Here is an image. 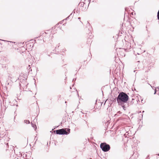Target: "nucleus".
I'll return each instance as SVG.
<instances>
[{
  "instance_id": "nucleus-31",
  "label": "nucleus",
  "mask_w": 159,
  "mask_h": 159,
  "mask_svg": "<svg viewBox=\"0 0 159 159\" xmlns=\"http://www.w3.org/2000/svg\"><path fill=\"white\" fill-rule=\"evenodd\" d=\"M146 28L147 29V26H146Z\"/></svg>"
},
{
  "instance_id": "nucleus-25",
  "label": "nucleus",
  "mask_w": 159,
  "mask_h": 159,
  "mask_svg": "<svg viewBox=\"0 0 159 159\" xmlns=\"http://www.w3.org/2000/svg\"><path fill=\"white\" fill-rule=\"evenodd\" d=\"M78 19H80V17H78Z\"/></svg>"
},
{
  "instance_id": "nucleus-8",
  "label": "nucleus",
  "mask_w": 159,
  "mask_h": 159,
  "mask_svg": "<svg viewBox=\"0 0 159 159\" xmlns=\"http://www.w3.org/2000/svg\"><path fill=\"white\" fill-rule=\"evenodd\" d=\"M28 68H29V69H28V70H29V72H30V71H31L32 69L31 68L30 65H28V67H27V69H28Z\"/></svg>"
},
{
  "instance_id": "nucleus-34",
  "label": "nucleus",
  "mask_w": 159,
  "mask_h": 159,
  "mask_svg": "<svg viewBox=\"0 0 159 159\" xmlns=\"http://www.w3.org/2000/svg\"><path fill=\"white\" fill-rule=\"evenodd\" d=\"M77 95H78V96H79V94H78H78H77Z\"/></svg>"
},
{
  "instance_id": "nucleus-11",
  "label": "nucleus",
  "mask_w": 159,
  "mask_h": 159,
  "mask_svg": "<svg viewBox=\"0 0 159 159\" xmlns=\"http://www.w3.org/2000/svg\"><path fill=\"white\" fill-rule=\"evenodd\" d=\"M25 123L26 124H30V122L29 120H25Z\"/></svg>"
},
{
  "instance_id": "nucleus-4",
  "label": "nucleus",
  "mask_w": 159,
  "mask_h": 159,
  "mask_svg": "<svg viewBox=\"0 0 159 159\" xmlns=\"http://www.w3.org/2000/svg\"><path fill=\"white\" fill-rule=\"evenodd\" d=\"M100 147L104 152L108 151L110 149L109 145L105 143H102L100 145Z\"/></svg>"
},
{
  "instance_id": "nucleus-15",
  "label": "nucleus",
  "mask_w": 159,
  "mask_h": 159,
  "mask_svg": "<svg viewBox=\"0 0 159 159\" xmlns=\"http://www.w3.org/2000/svg\"><path fill=\"white\" fill-rule=\"evenodd\" d=\"M32 127L34 128H35V130H36V129L37 128L36 126V125H32Z\"/></svg>"
},
{
  "instance_id": "nucleus-29",
  "label": "nucleus",
  "mask_w": 159,
  "mask_h": 159,
  "mask_svg": "<svg viewBox=\"0 0 159 159\" xmlns=\"http://www.w3.org/2000/svg\"><path fill=\"white\" fill-rule=\"evenodd\" d=\"M9 83H7V85H9Z\"/></svg>"
},
{
  "instance_id": "nucleus-32",
  "label": "nucleus",
  "mask_w": 159,
  "mask_h": 159,
  "mask_svg": "<svg viewBox=\"0 0 159 159\" xmlns=\"http://www.w3.org/2000/svg\"><path fill=\"white\" fill-rule=\"evenodd\" d=\"M106 102V101L105 102V103H104V104H105V103Z\"/></svg>"
},
{
  "instance_id": "nucleus-26",
  "label": "nucleus",
  "mask_w": 159,
  "mask_h": 159,
  "mask_svg": "<svg viewBox=\"0 0 159 159\" xmlns=\"http://www.w3.org/2000/svg\"><path fill=\"white\" fill-rule=\"evenodd\" d=\"M157 88L159 89V87H157Z\"/></svg>"
},
{
  "instance_id": "nucleus-2",
  "label": "nucleus",
  "mask_w": 159,
  "mask_h": 159,
  "mask_svg": "<svg viewBox=\"0 0 159 159\" xmlns=\"http://www.w3.org/2000/svg\"><path fill=\"white\" fill-rule=\"evenodd\" d=\"M118 105H122L123 103H127L129 99V96L125 92H120L116 98Z\"/></svg>"
},
{
  "instance_id": "nucleus-20",
  "label": "nucleus",
  "mask_w": 159,
  "mask_h": 159,
  "mask_svg": "<svg viewBox=\"0 0 159 159\" xmlns=\"http://www.w3.org/2000/svg\"><path fill=\"white\" fill-rule=\"evenodd\" d=\"M0 40L4 41L5 42H8L7 41L4 40H2V39H0Z\"/></svg>"
},
{
  "instance_id": "nucleus-21",
  "label": "nucleus",
  "mask_w": 159,
  "mask_h": 159,
  "mask_svg": "<svg viewBox=\"0 0 159 159\" xmlns=\"http://www.w3.org/2000/svg\"><path fill=\"white\" fill-rule=\"evenodd\" d=\"M146 159H149V156L148 155L146 157Z\"/></svg>"
},
{
  "instance_id": "nucleus-39",
  "label": "nucleus",
  "mask_w": 159,
  "mask_h": 159,
  "mask_svg": "<svg viewBox=\"0 0 159 159\" xmlns=\"http://www.w3.org/2000/svg\"><path fill=\"white\" fill-rule=\"evenodd\" d=\"M48 56H50V55H48Z\"/></svg>"
},
{
  "instance_id": "nucleus-7",
  "label": "nucleus",
  "mask_w": 159,
  "mask_h": 159,
  "mask_svg": "<svg viewBox=\"0 0 159 159\" xmlns=\"http://www.w3.org/2000/svg\"><path fill=\"white\" fill-rule=\"evenodd\" d=\"M13 102L14 103L13 104H12V103H11V104H10L11 106H13L14 105H15V103H17V101L16 100H14L13 101Z\"/></svg>"
},
{
  "instance_id": "nucleus-13",
  "label": "nucleus",
  "mask_w": 159,
  "mask_h": 159,
  "mask_svg": "<svg viewBox=\"0 0 159 159\" xmlns=\"http://www.w3.org/2000/svg\"><path fill=\"white\" fill-rule=\"evenodd\" d=\"M17 155L19 157H21L22 156V154H21V152H20L18 154H17Z\"/></svg>"
},
{
  "instance_id": "nucleus-23",
  "label": "nucleus",
  "mask_w": 159,
  "mask_h": 159,
  "mask_svg": "<svg viewBox=\"0 0 159 159\" xmlns=\"http://www.w3.org/2000/svg\"><path fill=\"white\" fill-rule=\"evenodd\" d=\"M76 80V78H75V79H73V81L74 80L75 81Z\"/></svg>"
},
{
  "instance_id": "nucleus-22",
  "label": "nucleus",
  "mask_w": 159,
  "mask_h": 159,
  "mask_svg": "<svg viewBox=\"0 0 159 159\" xmlns=\"http://www.w3.org/2000/svg\"><path fill=\"white\" fill-rule=\"evenodd\" d=\"M156 92H157V90H156V89H155V90H154V94H155L156 93Z\"/></svg>"
},
{
  "instance_id": "nucleus-36",
  "label": "nucleus",
  "mask_w": 159,
  "mask_h": 159,
  "mask_svg": "<svg viewBox=\"0 0 159 159\" xmlns=\"http://www.w3.org/2000/svg\"><path fill=\"white\" fill-rule=\"evenodd\" d=\"M88 24H89V23L88 22Z\"/></svg>"
},
{
  "instance_id": "nucleus-3",
  "label": "nucleus",
  "mask_w": 159,
  "mask_h": 159,
  "mask_svg": "<svg viewBox=\"0 0 159 159\" xmlns=\"http://www.w3.org/2000/svg\"><path fill=\"white\" fill-rule=\"evenodd\" d=\"M70 129L68 128H62L61 129L55 130L56 134L59 135H68L70 133Z\"/></svg>"
},
{
  "instance_id": "nucleus-27",
  "label": "nucleus",
  "mask_w": 159,
  "mask_h": 159,
  "mask_svg": "<svg viewBox=\"0 0 159 159\" xmlns=\"http://www.w3.org/2000/svg\"><path fill=\"white\" fill-rule=\"evenodd\" d=\"M143 102V100H141V102H142V103L143 102Z\"/></svg>"
},
{
  "instance_id": "nucleus-28",
  "label": "nucleus",
  "mask_w": 159,
  "mask_h": 159,
  "mask_svg": "<svg viewBox=\"0 0 159 159\" xmlns=\"http://www.w3.org/2000/svg\"><path fill=\"white\" fill-rule=\"evenodd\" d=\"M143 102V100H141V102H142V103L143 102Z\"/></svg>"
},
{
  "instance_id": "nucleus-38",
  "label": "nucleus",
  "mask_w": 159,
  "mask_h": 159,
  "mask_svg": "<svg viewBox=\"0 0 159 159\" xmlns=\"http://www.w3.org/2000/svg\"><path fill=\"white\" fill-rule=\"evenodd\" d=\"M147 30V31H148V30H147H147Z\"/></svg>"
},
{
  "instance_id": "nucleus-14",
  "label": "nucleus",
  "mask_w": 159,
  "mask_h": 159,
  "mask_svg": "<svg viewBox=\"0 0 159 159\" xmlns=\"http://www.w3.org/2000/svg\"><path fill=\"white\" fill-rule=\"evenodd\" d=\"M121 113V112L120 111H118L117 112V114L115 115V116H116L117 115H118V114H120Z\"/></svg>"
},
{
  "instance_id": "nucleus-10",
  "label": "nucleus",
  "mask_w": 159,
  "mask_h": 159,
  "mask_svg": "<svg viewBox=\"0 0 159 159\" xmlns=\"http://www.w3.org/2000/svg\"><path fill=\"white\" fill-rule=\"evenodd\" d=\"M134 98H132V100L130 102H129V103L130 104H133L134 103Z\"/></svg>"
},
{
  "instance_id": "nucleus-30",
  "label": "nucleus",
  "mask_w": 159,
  "mask_h": 159,
  "mask_svg": "<svg viewBox=\"0 0 159 159\" xmlns=\"http://www.w3.org/2000/svg\"><path fill=\"white\" fill-rule=\"evenodd\" d=\"M144 112V111H143L142 112L143 113Z\"/></svg>"
},
{
  "instance_id": "nucleus-12",
  "label": "nucleus",
  "mask_w": 159,
  "mask_h": 159,
  "mask_svg": "<svg viewBox=\"0 0 159 159\" xmlns=\"http://www.w3.org/2000/svg\"><path fill=\"white\" fill-rule=\"evenodd\" d=\"M84 4V2H80L79 3V5H80L82 7H83Z\"/></svg>"
},
{
  "instance_id": "nucleus-6",
  "label": "nucleus",
  "mask_w": 159,
  "mask_h": 159,
  "mask_svg": "<svg viewBox=\"0 0 159 159\" xmlns=\"http://www.w3.org/2000/svg\"><path fill=\"white\" fill-rule=\"evenodd\" d=\"M23 78V76H22L21 75H20V76L18 78V80H19V81H20V82L21 83H22V79H24Z\"/></svg>"
},
{
  "instance_id": "nucleus-17",
  "label": "nucleus",
  "mask_w": 159,
  "mask_h": 159,
  "mask_svg": "<svg viewBox=\"0 0 159 159\" xmlns=\"http://www.w3.org/2000/svg\"><path fill=\"white\" fill-rule=\"evenodd\" d=\"M72 14V13H71L68 17H67L65 19L67 20L68 18L69 17H70Z\"/></svg>"
},
{
  "instance_id": "nucleus-19",
  "label": "nucleus",
  "mask_w": 159,
  "mask_h": 159,
  "mask_svg": "<svg viewBox=\"0 0 159 159\" xmlns=\"http://www.w3.org/2000/svg\"><path fill=\"white\" fill-rule=\"evenodd\" d=\"M116 101H117V100H116V98H115V99L113 100V102H116Z\"/></svg>"
},
{
  "instance_id": "nucleus-33",
  "label": "nucleus",
  "mask_w": 159,
  "mask_h": 159,
  "mask_svg": "<svg viewBox=\"0 0 159 159\" xmlns=\"http://www.w3.org/2000/svg\"><path fill=\"white\" fill-rule=\"evenodd\" d=\"M135 70H134V72H135Z\"/></svg>"
},
{
  "instance_id": "nucleus-37",
  "label": "nucleus",
  "mask_w": 159,
  "mask_h": 159,
  "mask_svg": "<svg viewBox=\"0 0 159 159\" xmlns=\"http://www.w3.org/2000/svg\"><path fill=\"white\" fill-rule=\"evenodd\" d=\"M20 85H21V84L20 83Z\"/></svg>"
},
{
  "instance_id": "nucleus-16",
  "label": "nucleus",
  "mask_w": 159,
  "mask_h": 159,
  "mask_svg": "<svg viewBox=\"0 0 159 159\" xmlns=\"http://www.w3.org/2000/svg\"><path fill=\"white\" fill-rule=\"evenodd\" d=\"M60 46V44L59 43L58 44V45L57 46H56V47L55 48V50H56L57 49V48H58Z\"/></svg>"
},
{
  "instance_id": "nucleus-35",
  "label": "nucleus",
  "mask_w": 159,
  "mask_h": 159,
  "mask_svg": "<svg viewBox=\"0 0 159 159\" xmlns=\"http://www.w3.org/2000/svg\"><path fill=\"white\" fill-rule=\"evenodd\" d=\"M16 106H17H17H18V105H16Z\"/></svg>"
},
{
  "instance_id": "nucleus-18",
  "label": "nucleus",
  "mask_w": 159,
  "mask_h": 159,
  "mask_svg": "<svg viewBox=\"0 0 159 159\" xmlns=\"http://www.w3.org/2000/svg\"><path fill=\"white\" fill-rule=\"evenodd\" d=\"M23 79H24V78H25V80H26V79H27V77H26V75H23Z\"/></svg>"
},
{
  "instance_id": "nucleus-9",
  "label": "nucleus",
  "mask_w": 159,
  "mask_h": 159,
  "mask_svg": "<svg viewBox=\"0 0 159 159\" xmlns=\"http://www.w3.org/2000/svg\"><path fill=\"white\" fill-rule=\"evenodd\" d=\"M22 83H23L24 84H26V81H25V78H24V79L22 80Z\"/></svg>"
},
{
  "instance_id": "nucleus-1",
  "label": "nucleus",
  "mask_w": 159,
  "mask_h": 159,
  "mask_svg": "<svg viewBox=\"0 0 159 159\" xmlns=\"http://www.w3.org/2000/svg\"><path fill=\"white\" fill-rule=\"evenodd\" d=\"M10 139L7 132L6 131L0 132V147L2 149L7 151L8 149V141Z\"/></svg>"
},
{
  "instance_id": "nucleus-24",
  "label": "nucleus",
  "mask_w": 159,
  "mask_h": 159,
  "mask_svg": "<svg viewBox=\"0 0 159 159\" xmlns=\"http://www.w3.org/2000/svg\"><path fill=\"white\" fill-rule=\"evenodd\" d=\"M75 9H74V11H73V12H74V13H75Z\"/></svg>"
},
{
  "instance_id": "nucleus-5",
  "label": "nucleus",
  "mask_w": 159,
  "mask_h": 159,
  "mask_svg": "<svg viewBox=\"0 0 159 159\" xmlns=\"http://www.w3.org/2000/svg\"><path fill=\"white\" fill-rule=\"evenodd\" d=\"M122 103V105H119L121 106L123 108V109L124 110H126V108L127 107H128L129 106V104H127V105L126 106L125 105H124V103Z\"/></svg>"
}]
</instances>
